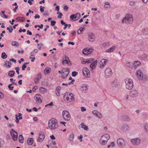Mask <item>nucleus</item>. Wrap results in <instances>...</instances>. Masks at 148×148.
Listing matches in <instances>:
<instances>
[{
  "instance_id": "f257e3e1",
  "label": "nucleus",
  "mask_w": 148,
  "mask_h": 148,
  "mask_svg": "<svg viewBox=\"0 0 148 148\" xmlns=\"http://www.w3.org/2000/svg\"><path fill=\"white\" fill-rule=\"evenodd\" d=\"M48 126L51 130L57 129L58 127L57 120L55 118H52L49 121Z\"/></svg>"
},
{
  "instance_id": "f03ea898",
  "label": "nucleus",
  "mask_w": 148,
  "mask_h": 148,
  "mask_svg": "<svg viewBox=\"0 0 148 148\" xmlns=\"http://www.w3.org/2000/svg\"><path fill=\"white\" fill-rule=\"evenodd\" d=\"M110 138V135L107 134H106L102 135L100 139V143L102 145H105L107 142Z\"/></svg>"
},
{
  "instance_id": "7ed1b4c3",
  "label": "nucleus",
  "mask_w": 148,
  "mask_h": 148,
  "mask_svg": "<svg viewBox=\"0 0 148 148\" xmlns=\"http://www.w3.org/2000/svg\"><path fill=\"white\" fill-rule=\"evenodd\" d=\"M73 95V93H71L69 94L68 92H66L64 93L63 98L64 100L67 101L68 102L73 101L75 100Z\"/></svg>"
},
{
  "instance_id": "20e7f679",
  "label": "nucleus",
  "mask_w": 148,
  "mask_h": 148,
  "mask_svg": "<svg viewBox=\"0 0 148 148\" xmlns=\"http://www.w3.org/2000/svg\"><path fill=\"white\" fill-rule=\"evenodd\" d=\"M125 87L128 90H131L132 89L134 86L133 82L131 79L127 78L125 80Z\"/></svg>"
},
{
  "instance_id": "39448f33",
  "label": "nucleus",
  "mask_w": 148,
  "mask_h": 148,
  "mask_svg": "<svg viewBox=\"0 0 148 148\" xmlns=\"http://www.w3.org/2000/svg\"><path fill=\"white\" fill-rule=\"evenodd\" d=\"M133 20L132 15L130 14H128L126 15L122 22L123 23L131 24L132 23Z\"/></svg>"
},
{
  "instance_id": "423d86ee",
  "label": "nucleus",
  "mask_w": 148,
  "mask_h": 148,
  "mask_svg": "<svg viewBox=\"0 0 148 148\" xmlns=\"http://www.w3.org/2000/svg\"><path fill=\"white\" fill-rule=\"evenodd\" d=\"M131 142L133 145L138 146L140 145L141 140L139 138H136L132 139Z\"/></svg>"
},
{
  "instance_id": "0eeeda50",
  "label": "nucleus",
  "mask_w": 148,
  "mask_h": 148,
  "mask_svg": "<svg viewBox=\"0 0 148 148\" xmlns=\"http://www.w3.org/2000/svg\"><path fill=\"white\" fill-rule=\"evenodd\" d=\"M62 115L64 119L66 120L69 121L71 119V116L69 112L64 110L62 112Z\"/></svg>"
},
{
  "instance_id": "6e6552de",
  "label": "nucleus",
  "mask_w": 148,
  "mask_h": 148,
  "mask_svg": "<svg viewBox=\"0 0 148 148\" xmlns=\"http://www.w3.org/2000/svg\"><path fill=\"white\" fill-rule=\"evenodd\" d=\"M10 134L13 140L14 141H17L18 137V134L17 132L12 129L10 131Z\"/></svg>"
},
{
  "instance_id": "1a4fd4ad",
  "label": "nucleus",
  "mask_w": 148,
  "mask_h": 148,
  "mask_svg": "<svg viewBox=\"0 0 148 148\" xmlns=\"http://www.w3.org/2000/svg\"><path fill=\"white\" fill-rule=\"evenodd\" d=\"M81 15L79 13H77L75 14H73L70 17L71 21H75L78 20L80 17Z\"/></svg>"
},
{
  "instance_id": "9d476101",
  "label": "nucleus",
  "mask_w": 148,
  "mask_h": 148,
  "mask_svg": "<svg viewBox=\"0 0 148 148\" xmlns=\"http://www.w3.org/2000/svg\"><path fill=\"white\" fill-rule=\"evenodd\" d=\"M117 143L118 146L121 148L124 147L125 145L124 140L122 138H119L117 139Z\"/></svg>"
},
{
  "instance_id": "9b49d317",
  "label": "nucleus",
  "mask_w": 148,
  "mask_h": 148,
  "mask_svg": "<svg viewBox=\"0 0 148 148\" xmlns=\"http://www.w3.org/2000/svg\"><path fill=\"white\" fill-rule=\"evenodd\" d=\"M34 99L36 101L37 103L38 104L41 103L42 102V97L39 94H37L35 95L34 96Z\"/></svg>"
},
{
  "instance_id": "f8f14e48",
  "label": "nucleus",
  "mask_w": 148,
  "mask_h": 148,
  "mask_svg": "<svg viewBox=\"0 0 148 148\" xmlns=\"http://www.w3.org/2000/svg\"><path fill=\"white\" fill-rule=\"evenodd\" d=\"M119 83L116 79H114L111 83L110 85L112 88L113 89H115L118 87Z\"/></svg>"
},
{
  "instance_id": "ddd939ff",
  "label": "nucleus",
  "mask_w": 148,
  "mask_h": 148,
  "mask_svg": "<svg viewBox=\"0 0 148 148\" xmlns=\"http://www.w3.org/2000/svg\"><path fill=\"white\" fill-rule=\"evenodd\" d=\"M105 74L106 77L108 78L112 76V72L111 69L110 68H108L105 70Z\"/></svg>"
},
{
  "instance_id": "4468645a",
  "label": "nucleus",
  "mask_w": 148,
  "mask_h": 148,
  "mask_svg": "<svg viewBox=\"0 0 148 148\" xmlns=\"http://www.w3.org/2000/svg\"><path fill=\"white\" fill-rule=\"evenodd\" d=\"M82 72L84 76L87 77H90V71L87 68H84L83 69Z\"/></svg>"
},
{
  "instance_id": "2eb2a0df",
  "label": "nucleus",
  "mask_w": 148,
  "mask_h": 148,
  "mask_svg": "<svg viewBox=\"0 0 148 148\" xmlns=\"http://www.w3.org/2000/svg\"><path fill=\"white\" fill-rule=\"evenodd\" d=\"M39 136L37 139V141L38 142H42L44 140L45 138V134L43 132H41L39 134Z\"/></svg>"
},
{
  "instance_id": "dca6fc26",
  "label": "nucleus",
  "mask_w": 148,
  "mask_h": 148,
  "mask_svg": "<svg viewBox=\"0 0 148 148\" xmlns=\"http://www.w3.org/2000/svg\"><path fill=\"white\" fill-rule=\"evenodd\" d=\"M129 127L127 125L123 124L121 126V131L123 132H126L129 130Z\"/></svg>"
},
{
  "instance_id": "f3484780",
  "label": "nucleus",
  "mask_w": 148,
  "mask_h": 148,
  "mask_svg": "<svg viewBox=\"0 0 148 148\" xmlns=\"http://www.w3.org/2000/svg\"><path fill=\"white\" fill-rule=\"evenodd\" d=\"M108 62V60L107 59H102L100 62L101 64H100L99 66L100 68L102 69L103 68Z\"/></svg>"
},
{
  "instance_id": "a211bd4d",
  "label": "nucleus",
  "mask_w": 148,
  "mask_h": 148,
  "mask_svg": "<svg viewBox=\"0 0 148 148\" xmlns=\"http://www.w3.org/2000/svg\"><path fill=\"white\" fill-rule=\"evenodd\" d=\"M138 95L137 91L135 90H132L131 91L130 93V96L132 97H137Z\"/></svg>"
},
{
  "instance_id": "6ab92c4d",
  "label": "nucleus",
  "mask_w": 148,
  "mask_h": 148,
  "mask_svg": "<svg viewBox=\"0 0 148 148\" xmlns=\"http://www.w3.org/2000/svg\"><path fill=\"white\" fill-rule=\"evenodd\" d=\"M88 37L89 40L91 42H93L95 40V37L93 33H90L88 34Z\"/></svg>"
},
{
  "instance_id": "aec40b11",
  "label": "nucleus",
  "mask_w": 148,
  "mask_h": 148,
  "mask_svg": "<svg viewBox=\"0 0 148 148\" xmlns=\"http://www.w3.org/2000/svg\"><path fill=\"white\" fill-rule=\"evenodd\" d=\"M92 113L99 119H101L102 116L101 114L97 110H94L92 111Z\"/></svg>"
},
{
  "instance_id": "412c9836",
  "label": "nucleus",
  "mask_w": 148,
  "mask_h": 148,
  "mask_svg": "<svg viewBox=\"0 0 148 148\" xmlns=\"http://www.w3.org/2000/svg\"><path fill=\"white\" fill-rule=\"evenodd\" d=\"M136 74L138 78L140 80L142 79L143 78V75L141 71L140 70H138Z\"/></svg>"
},
{
  "instance_id": "4be33fe9",
  "label": "nucleus",
  "mask_w": 148,
  "mask_h": 148,
  "mask_svg": "<svg viewBox=\"0 0 148 148\" xmlns=\"http://www.w3.org/2000/svg\"><path fill=\"white\" fill-rule=\"evenodd\" d=\"M63 61L62 62V64L64 65H65V62H66V64H69V63L71 64V62L70 61L69 58L67 56H65V59H63Z\"/></svg>"
},
{
  "instance_id": "5701e85b",
  "label": "nucleus",
  "mask_w": 148,
  "mask_h": 148,
  "mask_svg": "<svg viewBox=\"0 0 148 148\" xmlns=\"http://www.w3.org/2000/svg\"><path fill=\"white\" fill-rule=\"evenodd\" d=\"M69 68L66 69L65 72H63V75L62 76V78L63 79L66 78L69 75Z\"/></svg>"
},
{
  "instance_id": "b1692460",
  "label": "nucleus",
  "mask_w": 148,
  "mask_h": 148,
  "mask_svg": "<svg viewBox=\"0 0 148 148\" xmlns=\"http://www.w3.org/2000/svg\"><path fill=\"white\" fill-rule=\"evenodd\" d=\"M97 60H95L90 65V67L91 69L92 70L95 69L96 66L97 65Z\"/></svg>"
},
{
  "instance_id": "393cba45",
  "label": "nucleus",
  "mask_w": 148,
  "mask_h": 148,
  "mask_svg": "<svg viewBox=\"0 0 148 148\" xmlns=\"http://www.w3.org/2000/svg\"><path fill=\"white\" fill-rule=\"evenodd\" d=\"M88 86L86 85H84L81 86L80 88V89L82 91L85 92L87 91L88 90Z\"/></svg>"
},
{
  "instance_id": "a878e982",
  "label": "nucleus",
  "mask_w": 148,
  "mask_h": 148,
  "mask_svg": "<svg viewBox=\"0 0 148 148\" xmlns=\"http://www.w3.org/2000/svg\"><path fill=\"white\" fill-rule=\"evenodd\" d=\"M115 49V47L114 46H112L111 48H110L109 49H108L107 50H106L105 52L106 53L111 52H113L114 51Z\"/></svg>"
},
{
  "instance_id": "bb28decb",
  "label": "nucleus",
  "mask_w": 148,
  "mask_h": 148,
  "mask_svg": "<svg viewBox=\"0 0 148 148\" xmlns=\"http://www.w3.org/2000/svg\"><path fill=\"white\" fill-rule=\"evenodd\" d=\"M140 64L141 63L139 61H136L134 62L133 65L134 66V68H136L137 66H140Z\"/></svg>"
},
{
  "instance_id": "cd10ccee",
  "label": "nucleus",
  "mask_w": 148,
  "mask_h": 148,
  "mask_svg": "<svg viewBox=\"0 0 148 148\" xmlns=\"http://www.w3.org/2000/svg\"><path fill=\"white\" fill-rule=\"evenodd\" d=\"M27 143L29 145H31L34 143L33 139L32 138H29L27 140Z\"/></svg>"
},
{
  "instance_id": "c85d7f7f",
  "label": "nucleus",
  "mask_w": 148,
  "mask_h": 148,
  "mask_svg": "<svg viewBox=\"0 0 148 148\" xmlns=\"http://www.w3.org/2000/svg\"><path fill=\"white\" fill-rule=\"evenodd\" d=\"M122 118L123 120L126 121H129L130 120V117L128 116L123 115Z\"/></svg>"
},
{
  "instance_id": "c756f323",
  "label": "nucleus",
  "mask_w": 148,
  "mask_h": 148,
  "mask_svg": "<svg viewBox=\"0 0 148 148\" xmlns=\"http://www.w3.org/2000/svg\"><path fill=\"white\" fill-rule=\"evenodd\" d=\"M19 142L21 143H23L24 142V138L22 135L20 134L19 135Z\"/></svg>"
},
{
  "instance_id": "7c9ffc66",
  "label": "nucleus",
  "mask_w": 148,
  "mask_h": 148,
  "mask_svg": "<svg viewBox=\"0 0 148 148\" xmlns=\"http://www.w3.org/2000/svg\"><path fill=\"white\" fill-rule=\"evenodd\" d=\"M16 20H17L18 21H20L23 22L24 21V18L23 17H22L21 18L20 17H18L16 18Z\"/></svg>"
},
{
  "instance_id": "2f4dec72",
  "label": "nucleus",
  "mask_w": 148,
  "mask_h": 148,
  "mask_svg": "<svg viewBox=\"0 0 148 148\" xmlns=\"http://www.w3.org/2000/svg\"><path fill=\"white\" fill-rule=\"evenodd\" d=\"M51 71V69L49 68H46L45 69L44 72L45 74H47L50 73Z\"/></svg>"
},
{
  "instance_id": "473e14b6",
  "label": "nucleus",
  "mask_w": 148,
  "mask_h": 148,
  "mask_svg": "<svg viewBox=\"0 0 148 148\" xmlns=\"http://www.w3.org/2000/svg\"><path fill=\"white\" fill-rule=\"evenodd\" d=\"M82 53L83 54L85 55H89L88 49L86 48L84 49L82 51Z\"/></svg>"
},
{
  "instance_id": "72a5a7b5",
  "label": "nucleus",
  "mask_w": 148,
  "mask_h": 148,
  "mask_svg": "<svg viewBox=\"0 0 148 148\" xmlns=\"http://www.w3.org/2000/svg\"><path fill=\"white\" fill-rule=\"evenodd\" d=\"M15 72L13 71H10L8 73V75L10 77H13L14 75Z\"/></svg>"
},
{
  "instance_id": "f704fd0d",
  "label": "nucleus",
  "mask_w": 148,
  "mask_h": 148,
  "mask_svg": "<svg viewBox=\"0 0 148 148\" xmlns=\"http://www.w3.org/2000/svg\"><path fill=\"white\" fill-rule=\"evenodd\" d=\"M74 134H70L69 136L68 139L70 141H72L74 138Z\"/></svg>"
},
{
  "instance_id": "c9c22d12",
  "label": "nucleus",
  "mask_w": 148,
  "mask_h": 148,
  "mask_svg": "<svg viewBox=\"0 0 148 148\" xmlns=\"http://www.w3.org/2000/svg\"><path fill=\"white\" fill-rule=\"evenodd\" d=\"M8 57V56L6 55L5 53L4 52H3L2 53L1 57L3 59H5L7 58Z\"/></svg>"
},
{
  "instance_id": "e433bc0d",
  "label": "nucleus",
  "mask_w": 148,
  "mask_h": 148,
  "mask_svg": "<svg viewBox=\"0 0 148 148\" xmlns=\"http://www.w3.org/2000/svg\"><path fill=\"white\" fill-rule=\"evenodd\" d=\"M110 45V43L108 42H104L102 45L104 47H106L107 46L109 47Z\"/></svg>"
},
{
  "instance_id": "4c0bfd02",
  "label": "nucleus",
  "mask_w": 148,
  "mask_h": 148,
  "mask_svg": "<svg viewBox=\"0 0 148 148\" xmlns=\"http://www.w3.org/2000/svg\"><path fill=\"white\" fill-rule=\"evenodd\" d=\"M11 64H12L11 62L8 61H6L5 63V65H7L9 68L11 67Z\"/></svg>"
},
{
  "instance_id": "58836bf2",
  "label": "nucleus",
  "mask_w": 148,
  "mask_h": 148,
  "mask_svg": "<svg viewBox=\"0 0 148 148\" xmlns=\"http://www.w3.org/2000/svg\"><path fill=\"white\" fill-rule=\"evenodd\" d=\"M85 28V27H81L79 28L77 31L78 34H81L82 33V32L84 31V29Z\"/></svg>"
},
{
  "instance_id": "ea45409f",
  "label": "nucleus",
  "mask_w": 148,
  "mask_h": 148,
  "mask_svg": "<svg viewBox=\"0 0 148 148\" xmlns=\"http://www.w3.org/2000/svg\"><path fill=\"white\" fill-rule=\"evenodd\" d=\"M7 29L9 31V32L10 33L12 32L13 30V28L12 26H10V27H8L7 28Z\"/></svg>"
},
{
  "instance_id": "a19ab883",
  "label": "nucleus",
  "mask_w": 148,
  "mask_h": 148,
  "mask_svg": "<svg viewBox=\"0 0 148 148\" xmlns=\"http://www.w3.org/2000/svg\"><path fill=\"white\" fill-rule=\"evenodd\" d=\"M110 6V4L108 2H106L105 3L104 7L105 8H108Z\"/></svg>"
},
{
  "instance_id": "79ce46f5",
  "label": "nucleus",
  "mask_w": 148,
  "mask_h": 148,
  "mask_svg": "<svg viewBox=\"0 0 148 148\" xmlns=\"http://www.w3.org/2000/svg\"><path fill=\"white\" fill-rule=\"evenodd\" d=\"M94 59L93 58L89 59L87 61V63H92L94 61Z\"/></svg>"
},
{
  "instance_id": "37998d69",
  "label": "nucleus",
  "mask_w": 148,
  "mask_h": 148,
  "mask_svg": "<svg viewBox=\"0 0 148 148\" xmlns=\"http://www.w3.org/2000/svg\"><path fill=\"white\" fill-rule=\"evenodd\" d=\"M143 32L145 34L148 35V28L145 29L143 30Z\"/></svg>"
},
{
  "instance_id": "c03bdc74",
  "label": "nucleus",
  "mask_w": 148,
  "mask_h": 148,
  "mask_svg": "<svg viewBox=\"0 0 148 148\" xmlns=\"http://www.w3.org/2000/svg\"><path fill=\"white\" fill-rule=\"evenodd\" d=\"M144 127L145 132L148 133V124H146L144 125Z\"/></svg>"
},
{
  "instance_id": "a18cd8bd",
  "label": "nucleus",
  "mask_w": 148,
  "mask_h": 148,
  "mask_svg": "<svg viewBox=\"0 0 148 148\" xmlns=\"http://www.w3.org/2000/svg\"><path fill=\"white\" fill-rule=\"evenodd\" d=\"M130 5L131 6H135L136 5L135 2L134 1H131L129 3Z\"/></svg>"
},
{
  "instance_id": "49530a36",
  "label": "nucleus",
  "mask_w": 148,
  "mask_h": 148,
  "mask_svg": "<svg viewBox=\"0 0 148 148\" xmlns=\"http://www.w3.org/2000/svg\"><path fill=\"white\" fill-rule=\"evenodd\" d=\"M11 45L13 46H17L18 43L16 41H12L11 43Z\"/></svg>"
},
{
  "instance_id": "de8ad7c7",
  "label": "nucleus",
  "mask_w": 148,
  "mask_h": 148,
  "mask_svg": "<svg viewBox=\"0 0 148 148\" xmlns=\"http://www.w3.org/2000/svg\"><path fill=\"white\" fill-rule=\"evenodd\" d=\"M40 90L41 92H45L46 91V89L42 87H40Z\"/></svg>"
},
{
  "instance_id": "09e8293b",
  "label": "nucleus",
  "mask_w": 148,
  "mask_h": 148,
  "mask_svg": "<svg viewBox=\"0 0 148 148\" xmlns=\"http://www.w3.org/2000/svg\"><path fill=\"white\" fill-rule=\"evenodd\" d=\"M57 14H59V15L58 16V17L59 18H62V16L63 15L62 14L61 12H58L57 13Z\"/></svg>"
},
{
  "instance_id": "8fccbe9b",
  "label": "nucleus",
  "mask_w": 148,
  "mask_h": 148,
  "mask_svg": "<svg viewBox=\"0 0 148 148\" xmlns=\"http://www.w3.org/2000/svg\"><path fill=\"white\" fill-rule=\"evenodd\" d=\"M77 74V72L76 71H73L72 72V75L73 77H75Z\"/></svg>"
},
{
  "instance_id": "3c124183",
  "label": "nucleus",
  "mask_w": 148,
  "mask_h": 148,
  "mask_svg": "<svg viewBox=\"0 0 148 148\" xmlns=\"http://www.w3.org/2000/svg\"><path fill=\"white\" fill-rule=\"evenodd\" d=\"M126 65L127 66L131 68L132 66V65H133V64L132 63L131 64L130 62H128L126 63Z\"/></svg>"
},
{
  "instance_id": "603ef678",
  "label": "nucleus",
  "mask_w": 148,
  "mask_h": 148,
  "mask_svg": "<svg viewBox=\"0 0 148 148\" xmlns=\"http://www.w3.org/2000/svg\"><path fill=\"white\" fill-rule=\"evenodd\" d=\"M40 10L41 12H42L44 11V9L45 8L44 7H43L42 6H40Z\"/></svg>"
},
{
  "instance_id": "864d4df0",
  "label": "nucleus",
  "mask_w": 148,
  "mask_h": 148,
  "mask_svg": "<svg viewBox=\"0 0 148 148\" xmlns=\"http://www.w3.org/2000/svg\"><path fill=\"white\" fill-rule=\"evenodd\" d=\"M15 69L16 70V72L18 75L19 74V71L20 70V68L19 67H16L15 68Z\"/></svg>"
},
{
  "instance_id": "5fc2aeb1",
  "label": "nucleus",
  "mask_w": 148,
  "mask_h": 148,
  "mask_svg": "<svg viewBox=\"0 0 148 148\" xmlns=\"http://www.w3.org/2000/svg\"><path fill=\"white\" fill-rule=\"evenodd\" d=\"M4 95L3 93L0 92V99H2L4 98Z\"/></svg>"
},
{
  "instance_id": "6e6d98bb",
  "label": "nucleus",
  "mask_w": 148,
  "mask_h": 148,
  "mask_svg": "<svg viewBox=\"0 0 148 148\" xmlns=\"http://www.w3.org/2000/svg\"><path fill=\"white\" fill-rule=\"evenodd\" d=\"M12 85V84L8 85V88L10 90H12L13 88H14L13 86H11Z\"/></svg>"
},
{
  "instance_id": "4d7b16f0",
  "label": "nucleus",
  "mask_w": 148,
  "mask_h": 148,
  "mask_svg": "<svg viewBox=\"0 0 148 148\" xmlns=\"http://www.w3.org/2000/svg\"><path fill=\"white\" fill-rule=\"evenodd\" d=\"M88 53H89V54L91 53L93 51V49H88Z\"/></svg>"
},
{
  "instance_id": "13d9d810",
  "label": "nucleus",
  "mask_w": 148,
  "mask_h": 148,
  "mask_svg": "<svg viewBox=\"0 0 148 148\" xmlns=\"http://www.w3.org/2000/svg\"><path fill=\"white\" fill-rule=\"evenodd\" d=\"M56 22L53 20L51 21V24L52 26H53L56 24Z\"/></svg>"
},
{
  "instance_id": "bf43d9fd",
  "label": "nucleus",
  "mask_w": 148,
  "mask_h": 148,
  "mask_svg": "<svg viewBox=\"0 0 148 148\" xmlns=\"http://www.w3.org/2000/svg\"><path fill=\"white\" fill-rule=\"evenodd\" d=\"M36 55V53H34L33 51L30 53V56H34Z\"/></svg>"
},
{
  "instance_id": "052dcab7",
  "label": "nucleus",
  "mask_w": 148,
  "mask_h": 148,
  "mask_svg": "<svg viewBox=\"0 0 148 148\" xmlns=\"http://www.w3.org/2000/svg\"><path fill=\"white\" fill-rule=\"evenodd\" d=\"M43 15L44 16H48L49 12L48 11H45L44 13H43Z\"/></svg>"
},
{
  "instance_id": "680f3d73",
  "label": "nucleus",
  "mask_w": 148,
  "mask_h": 148,
  "mask_svg": "<svg viewBox=\"0 0 148 148\" xmlns=\"http://www.w3.org/2000/svg\"><path fill=\"white\" fill-rule=\"evenodd\" d=\"M39 80V78L36 77L34 79V81L35 83H38V81Z\"/></svg>"
},
{
  "instance_id": "e2e57ef3",
  "label": "nucleus",
  "mask_w": 148,
  "mask_h": 148,
  "mask_svg": "<svg viewBox=\"0 0 148 148\" xmlns=\"http://www.w3.org/2000/svg\"><path fill=\"white\" fill-rule=\"evenodd\" d=\"M22 114L21 113H19L18 114L19 119L20 120L22 119Z\"/></svg>"
},
{
  "instance_id": "0e129e2a",
  "label": "nucleus",
  "mask_w": 148,
  "mask_h": 148,
  "mask_svg": "<svg viewBox=\"0 0 148 148\" xmlns=\"http://www.w3.org/2000/svg\"><path fill=\"white\" fill-rule=\"evenodd\" d=\"M38 88V87L37 86H35L32 89L33 92H34Z\"/></svg>"
},
{
  "instance_id": "69168bd1",
  "label": "nucleus",
  "mask_w": 148,
  "mask_h": 148,
  "mask_svg": "<svg viewBox=\"0 0 148 148\" xmlns=\"http://www.w3.org/2000/svg\"><path fill=\"white\" fill-rule=\"evenodd\" d=\"M26 68V65L24 64L22 66V69L24 71L25 70V69Z\"/></svg>"
},
{
  "instance_id": "338daca9",
  "label": "nucleus",
  "mask_w": 148,
  "mask_h": 148,
  "mask_svg": "<svg viewBox=\"0 0 148 148\" xmlns=\"http://www.w3.org/2000/svg\"><path fill=\"white\" fill-rule=\"evenodd\" d=\"M60 91L56 90V93L57 96H60Z\"/></svg>"
},
{
  "instance_id": "774afa93",
  "label": "nucleus",
  "mask_w": 148,
  "mask_h": 148,
  "mask_svg": "<svg viewBox=\"0 0 148 148\" xmlns=\"http://www.w3.org/2000/svg\"><path fill=\"white\" fill-rule=\"evenodd\" d=\"M34 18L36 19L37 18H40V16L37 14H36L34 16Z\"/></svg>"
}]
</instances>
